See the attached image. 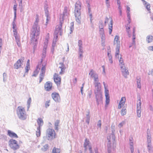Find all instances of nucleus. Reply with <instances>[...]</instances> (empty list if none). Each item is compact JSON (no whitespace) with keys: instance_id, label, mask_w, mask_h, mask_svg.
Here are the masks:
<instances>
[{"instance_id":"1","label":"nucleus","mask_w":153,"mask_h":153,"mask_svg":"<svg viewBox=\"0 0 153 153\" xmlns=\"http://www.w3.org/2000/svg\"><path fill=\"white\" fill-rule=\"evenodd\" d=\"M39 22V18L38 16L36 19L34 25L32 30L31 34V42L30 44L33 46L35 50L38 44V41L39 39L40 33V29L39 27L38 26V24Z\"/></svg>"},{"instance_id":"2","label":"nucleus","mask_w":153,"mask_h":153,"mask_svg":"<svg viewBox=\"0 0 153 153\" xmlns=\"http://www.w3.org/2000/svg\"><path fill=\"white\" fill-rule=\"evenodd\" d=\"M42 61L39 62L36 66V68L33 71L32 76H36L38 74L41 67V72L39 76V83H40L44 79L46 70V65L42 64Z\"/></svg>"},{"instance_id":"3","label":"nucleus","mask_w":153,"mask_h":153,"mask_svg":"<svg viewBox=\"0 0 153 153\" xmlns=\"http://www.w3.org/2000/svg\"><path fill=\"white\" fill-rule=\"evenodd\" d=\"M81 3L80 1H78L75 4L74 9V15L76 17V20L78 23H80L81 18L80 10L81 9Z\"/></svg>"},{"instance_id":"4","label":"nucleus","mask_w":153,"mask_h":153,"mask_svg":"<svg viewBox=\"0 0 153 153\" xmlns=\"http://www.w3.org/2000/svg\"><path fill=\"white\" fill-rule=\"evenodd\" d=\"M17 114L19 117L22 120H25L27 117L25 108L19 106L17 109Z\"/></svg>"},{"instance_id":"5","label":"nucleus","mask_w":153,"mask_h":153,"mask_svg":"<svg viewBox=\"0 0 153 153\" xmlns=\"http://www.w3.org/2000/svg\"><path fill=\"white\" fill-rule=\"evenodd\" d=\"M63 16H62V20H60L59 24L56 25L55 30V36L56 38L57 39L58 38V34L59 33V34L61 36L62 35V24L63 23Z\"/></svg>"},{"instance_id":"6","label":"nucleus","mask_w":153,"mask_h":153,"mask_svg":"<svg viewBox=\"0 0 153 153\" xmlns=\"http://www.w3.org/2000/svg\"><path fill=\"white\" fill-rule=\"evenodd\" d=\"M8 144L10 147L13 150H16L19 149L20 147L17 141L13 139H10L9 140Z\"/></svg>"},{"instance_id":"7","label":"nucleus","mask_w":153,"mask_h":153,"mask_svg":"<svg viewBox=\"0 0 153 153\" xmlns=\"http://www.w3.org/2000/svg\"><path fill=\"white\" fill-rule=\"evenodd\" d=\"M46 136L48 139H53L56 137V134L55 131L50 128L47 129L46 133Z\"/></svg>"},{"instance_id":"8","label":"nucleus","mask_w":153,"mask_h":153,"mask_svg":"<svg viewBox=\"0 0 153 153\" xmlns=\"http://www.w3.org/2000/svg\"><path fill=\"white\" fill-rule=\"evenodd\" d=\"M83 147L85 148V151H87L88 149L90 151V153H93L92 151L91 146L90 144V141L87 138H86L85 139Z\"/></svg>"},{"instance_id":"9","label":"nucleus","mask_w":153,"mask_h":153,"mask_svg":"<svg viewBox=\"0 0 153 153\" xmlns=\"http://www.w3.org/2000/svg\"><path fill=\"white\" fill-rule=\"evenodd\" d=\"M109 21L110 22V24L109 25L108 29L109 33L111 34V33L113 29V20L112 18L110 17L109 18L106 17L104 22L105 25H106V23H108Z\"/></svg>"},{"instance_id":"10","label":"nucleus","mask_w":153,"mask_h":153,"mask_svg":"<svg viewBox=\"0 0 153 153\" xmlns=\"http://www.w3.org/2000/svg\"><path fill=\"white\" fill-rule=\"evenodd\" d=\"M53 79L56 85L57 86H59L61 84V77L58 74L55 73L54 74Z\"/></svg>"},{"instance_id":"11","label":"nucleus","mask_w":153,"mask_h":153,"mask_svg":"<svg viewBox=\"0 0 153 153\" xmlns=\"http://www.w3.org/2000/svg\"><path fill=\"white\" fill-rule=\"evenodd\" d=\"M24 60V57H22L20 59H18L14 65V68L18 69L20 68L21 66L22 63L23 62Z\"/></svg>"},{"instance_id":"12","label":"nucleus","mask_w":153,"mask_h":153,"mask_svg":"<svg viewBox=\"0 0 153 153\" xmlns=\"http://www.w3.org/2000/svg\"><path fill=\"white\" fill-rule=\"evenodd\" d=\"M52 87V83L50 81L47 82L45 84V90L47 91L51 90Z\"/></svg>"},{"instance_id":"13","label":"nucleus","mask_w":153,"mask_h":153,"mask_svg":"<svg viewBox=\"0 0 153 153\" xmlns=\"http://www.w3.org/2000/svg\"><path fill=\"white\" fill-rule=\"evenodd\" d=\"M126 101V98L125 97H122L120 102L118 105V108L120 109L124 105Z\"/></svg>"},{"instance_id":"14","label":"nucleus","mask_w":153,"mask_h":153,"mask_svg":"<svg viewBox=\"0 0 153 153\" xmlns=\"http://www.w3.org/2000/svg\"><path fill=\"white\" fill-rule=\"evenodd\" d=\"M94 78V84L95 85V86L98 87L100 84V83L98 82L99 79L98 76L97 74H94V76L92 77Z\"/></svg>"},{"instance_id":"15","label":"nucleus","mask_w":153,"mask_h":153,"mask_svg":"<svg viewBox=\"0 0 153 153\" xmlns=\"http://www.w3.org/2000/svg\"><path fill=\"white\" fill-rule=\"evenodd\" d=\"M51 96L53 100L56 102H58L60 100V97L59 94L56 93H53Z\"/></svg>"},{"instance_id":"16","label":"nucleus","mask_w":153,"mask_h":153,"mask_svg":"<svg viewBox=\"0 0 153 153\" xmlns=\"http://www.w3.org/2000/svg\"><path fill=\"white\" fill-rule=\"evenodd\" d=\"M121 70L123 75L125 76H126L129 74L128 70L127 68H126L124 65L121 66Z\"/></svg>"},{"instance_id":"17","label":"nucleus","mask_w":153,"mask_h":153,"mask_svg":"<svg viewBox=\"0 0 153 153\" xmlns=\"http://www.w3.org/2000/svg\"><path fill=\"white\" fill-rule=\"evenodd\" d=\"M59 64L60 65V66H59V68H60L61 71H60L59 74H62L65 72L66 68L63 63H60Z\"/></svg>"},{"instance_id":"18","label":"nucleus","mask_w":153,"mask_h":153,"mask_svg":"<svg viewBox=\"0 0 153 153\" xmlns=\"http://www.w3.org/2000/svg\"><path fill=\"white\" fill-rule=\"evenodd\" d=\"M7 134L10 137L15 138L18 137V136L16 133L10 130L7 131Z\"/></svg>"},{"instance_id":"19","label":"nucleus","mask_w":153,"mask_h":153,"mask_svg":"<svg viewBox=\"0 0 153 153\" xmlns=\"http://www.w3.org/2000/svg\"><path fill=\"white\" fill-rule=\"evenodd\" d=\"M102 94L101 93H99V94L96 95V101L97 102L98 105L99 104L100 102L102 101Z\"/></svg>"},{"instance_id":"20","label":"nucleus","mask_w":153,"mask_h":153,"mask_svg":"<svg viewBox=\"0 0 153 153\" xmlns=\"http://www.w3.org/2000/svg\"><path fill=\"white\" fill-rule=\"evenodd\" d=\"M37 121L39 125V127H38L40 128L41 126H42L43 124V121L42 119L41 118H39L37 119Z\"/></svg>"},{"instance_id":"21","label":"nucleus","mask_w":153,"mask_h":153,"mask_svg":"<svg viewBox=\"0 0 153 153\" xmlns=\"http://www.w3.org/2000/svg\"><path fill=\"white\" fill-rule=\"evenodd\" d=\"M120 43L119 37L118 36H116L114 39V44L118 45Z\"/></svg>"},{"instance_id":"22","label":"nucleus","mask_w":153,"mask_h":153,"mask_svg":"<svg viewBox=\"0 0 153 153\" xmlns=\"http://www.w3.org/2000/svg\"><path fill=\"white\" fill-rule=\"evenodd\" d=\"M141 1H143L144 4L146 5V8L147 9V10L149 11V12H150V4H147V2L144 0H141Z\"/></svg>"},{"instance_id":"23","label":"nucleus","mask_w":153,"mask_h":153,"mask_svg":"<svg viewBox=\"0 0 153 153\" xmlns=\"http://www.w3.org/2000/svg\"><path fill=\"white\" fill-rule=\"evenodd\" d=\"M103 83L104 85L105 88V96H109V91L108 89L107 88V86H105V83L104 82H103Z\"/></svg>"},{"instance_id":"24","label":"nucleus","mask_w":153,"mask_h":153,"mask_svg":"<svg viewBox=\"0 0 153 153\" xmlns=\"http://www.w3.org/2000/svg\"><path fill=\"white\" fill-rule=\"evenodd\" d=\"M135 28L134 27L133 28V33L132 40H133V44L134 45H135Z\"/></svg>"},{"instance_id":"25","label":"nucleus","mask_w":153,"mask_h":153,"mask_svg":"<svg viewBox=\"0 0 153 153\" xmlns=\"http://www.w3.org/2000/svg\"><path fill=\"white\" fill-rule=\"evenodd\" d=\"M141 102L140 100V98L139 97V98L138 100L137 101V109H141Z\"/></svg>"},{"instance_id":"26","label":"nucleus","mask_w":153,"mask_h":153,"mask_svg":"<svg viewBox=\"0 0 153 153\" xmlns=\"http://www.w3.org/2000/svg\"><path fill=\"white\" fill-rule=\"evenodd\" d=\"M60 152V150L59 149L56 148L54 147L52 149V153H59Z\"/></svg>"},{"instance_id":"27","label":"nucleus","mask_w":153,"mask_h":153,"mask_svg":"<svg viewBox=\"0 0 153 153\" xmlns=\"http://www.w3.org/2000/svg\"><path fill=\"white\" fill-rule=\"evenodd\" d=\"M147 147L148 148L149 151H150L152 149V146L151 144V140H149V141H147Z\"/></svg>"},{"instance_id":"28","label":"nucleus","mask_w":153,"mask_h":153,"mask_svg":"<svg viewBox=\"0 0 153 153\" xmlns=\"http://www.w3.org/2000/svg\"><path fill=\"white\" fill-rule=\"evenodd\" d=\"M100 33L102 35V39H103L104 38V29L102 28L100 29L99 30Z\"/></svg>"},{"instance_id":"29","label":"nucleus","mask_w":153,"mask_h":153,"mask_svg":"<svg viewBox=\"0 0 153 153\" xmlns=\"http://www.w3.org/2000/svg\"><path fill=\"white\" fill-rule=\"evenodd\" d=\"M59 123V120H57L55 123V129L56 130L58 131V126Z\"/></svg>"},{"instance_id":"30","label":"nucleus","mask_w":153,"mask_h":153,"mask_svg":"<svg viewBox=\"0 0 153 153\" xmlns=\"http://www.w3.org/2000/svg\"><path fill=\"white\" fill-rule=\"evenodd\" d=\"M36 134L37 137H39L41 134L40 128L38 127L36 131Z\"/></svg>"},{"instance_id":"31","label":"nucleus","mask_w":153,"mask_h":153,"mask_svg":"<svg viewBox=\"0 0 153 153\" xmlns=\"http://www.w3.org/2000/svg\"><path fill=\"white\" fill-rule=\"evenodd\" d=\"M137 87L139 88H141V85L140 84V77H137Z\"/></svg>"},{"instance_id":"32","label":"nucleus","mask_w":153,"mask_h":153,"mask_svg":"<svg viewBox=\"0 0 153 153\" xmlns=\"http://www.w3.org/2000/svg\"><path fill=\"white\" fill-rule=\"evenodd\" d=\"M146 40L148 43L151 42L153 40V37L151 36H148L147 37Z\"/></svg>"},{"instance_id":"33","label":"nucleus","mask_w":153,"mask_h":153,"mask_svg":"<svg viewBox=\"0 0 153 153\" xmlns=\"http://www.w3.org/2000/svg\"><path fill=\"white\" fill-rule=\"evenodd\" d=\"M48 148V144H45L44 146L41 148V149L43 151H46Z\"/></svg>"},{"instance_id":"34","label":"nucleus","mask_w":153,"mask_h":153,"mask_svg":"<svg viewBox=\"0 0 153 153\" xmlns=\"http://www.w3.org/2000/svg\"><path fill=\"white\" fill-rule=\"evenodd\" d=\"M116 52L115 54V57L116 58H117L118 59L119 58V48H117L116 49Z\"/></svg>"},{"instance_id":"35","label":"nucleus","mask_w":153,"mask_h":153,"mask_svg":"<svg viewBox=\"0 0 153 153\" xmlns=\"http://www.w3.org/2000/svg\"><path fill=\"white\" fill-rule=\"evenodd\" d=\"M13 34L14 36L15 37V39L16 40H17V39L18 38V37H19L17 35V30L16 29H14L13 30Z\"/></svg>"},{"instance_id":"36","label":"nucleus","mask_w":153,"mask_h":153,"mask_svg":"<svg viewBox=\"0 0 153 153\" xmlns=\"http://www.w3.org/2000/svg\"><path fill=\"white\" fill-rule=\"evenodd\" d=\"M105 102L106 105H108L110 102V97L109 96H105Z\"/></svg>"},{"instance_id":"37","label":"nucleus","mask_w":153,"mask_h":153,"mask_svg":"<svg viewBox=\"0 0 153 153\" xmlns=\"http://www.w3.org/2000/svg\"><path fill=\"white\" fill-rule=\"evenodd\" d=\"M97 74L95 73L93 69H91L90 71V73H89V75H91V76L92 77L93 76H94V74Z\"/></svg>"},{"instance_id":"38","label":"nucleus","mask_w":153,"mask_h":153,"mask_svg":"<svg viewBox=\"0 0 153 153\" xmlns=\"http://www.w3.org/2000/svg\"><path fill=\"white\" fill-rule=\"evenodd\" d=\"M78 43L79 48L81 50V48H82V41L81 40H79Z\"/></svg>"},{"instance_id":"39","label":"nucleus","mask_w":153,"mask_h":153,"mask_svg":"<svg viewBox=\"0 0 153 153\" xmlns=\"http://www.w3.org/2000/svg\"><path fill=\"white\" fill-rule=\"evenodd\" d=\"M126 31L127 32L128 35L129 36V37H130V33H129V31L128 30L130 29V26L128 25H127V26H126Z\"/></svg>"},{"instance_id":"40","label":"nucleus","mask_w":153,"mask_h":153,"mask_svg":"<svg viewBox=\"0 0 153 153\" xmlns=\"http://www.w3.org/2000/svg\"><path fill=\"white\" fill-rule=\"evenodd\" d=\"M45 13L46 14V16L47 17V22H46V23H48V21H49V19H48V11L47 9H45Z\"/></svg>"},{"instance_id":"41","label":"nucleus","mask_w":153,"mask_h":153,"mask_svg":"<svg viewBox=\"0 0 153 153\" xmlns=\"http://www.w3.org/2000/svg\"><path fill=\"white\" fill-rule=\"evenodd\" d=\"M14 1V2L15 3V4H14L13 6V9L14 10V14H16V10H17V4L16 3V1Z\"/></svg>"},{"instance_id":"42","label":"nucleus","mask_w":153,"mask_h":153,"mask_svg":"<svg viewBox=\"0 0 153 153\" xmlns=\"http://www.w3.org/2000/svg\"><path fill=\"white\" fill-rule=\"evenodd\" d=\"M141 109H137V116L138 117H140L141 116Z\"/></svg>"},{"instance_id":"43","label":"nucleus","mask_w":153,"mask_h":153,"mask_svg":"<svg viewBox=\"0 0 153 153\" xmlns=\"http://www.w3.org/2000/svg\"><path fill=\"white\" fill-rule=\"evenodd\" d=\"M108 57L109 58V62L110 63H113V60L112 59V57L111 56V55H109V53H108Z\"/></svg>"},{"instance_id":"44","label":"nucleus","mask_w":153,"mask_h":153,"mask_svg":"<svg viewBox=\"0 0 153 153\" xmlns=\"http://www.w3.org/2000/svg\"><path fill=\"white\" fill-rule=\"evenodd\" d=\"M30 69V65H27L26 66L25 68V72L26 73H28Z\"/></svg>"},{"instance_id":"45","label":"nucleus","mask_w":153,"mask_h":153,"mask_svg":"<svg viewBox=\"0 0 153 153\" xmlns=\"http://www.w3.org/2000/svg\"><path fill=\"white\" fill-rule=\"evenodd\" d=\"M126 110L123 108L122 109L121 111V115L123 116L126 114Z\"/></svg>"},{"instance_id":"46","label":"nucleus","mask_w":153,"mask_h":153,"mask_svg":"<svg viewBox=\"0 0 153 153\" xmlns=\"http://www.w3.org/2000/svg\"><path fill=\"white\" fill-rule=\"evenodd\" d=\"M49 36L50 35L49 33H47V34L46 36L45 41H46L47 43L48 42L49 39Z\"/></svg>"},{"instance_id":"47","label":"nucleus","mask_w":153,"mask_h":153,"mask_svg":"<svg viewBox=\"0 0 153 153\" xmlns=\"http://www.w3.org/2000/svg\"><path fill=\"white\" fill-rule=\"evenodd\" d=\"M16 41L17 43V45L19 46H21V44L20 42V38L19 37H18V38L17 39V40H16Z\"/></svg>"},{"instance_id":"48","label":"nucleus","mask_w":153,"mask_h":153,"mask_svg":"<svg viewBox=\"0 0 153 153\" xmlns=\"http://www.w3.org/2000/svg\"><path fill=\"white\" fill-rule=\"evenodd\" d=\"M119 62L120 63V64L121 65V66H123L124 65V64L123 63V59L121 57H120V59L119 60Z\"/></svg>"},{"instance_id":"49","label":"nucleus","mask_w":153,"mask_h":153,"mask_svg":"<svg viewBox=\"0 0 153 153\" xmlns=\"http://www.w3.org/2000/svg\"><path fill=\"white\" fill-rule=\"evenodd\" d=\"M127 17H128V19L129 23H130L131 17H130V13L129 12H128L127 13Z\"/></svg>"},{"instance_id":"50","label":"nucleus","mask_w":153,"mask_h":153,"mask_svg":"<svg viewBox=\"0 0 153 153\" xmlns=\"http://www.w3.org/2000/svg\"><path fill=\"white\" fill-rule=\"evenodd\" d=\"M68 8L67 7H65L64 11V12H63V13L64 14H65L67 13L68 12Z\"/></svg>"},{"instance_id":"51","label":"nucleus","mask_w":153,"mask_h":153,"mask_svg":"<svg viewBox=\"0 0 153 153\" xmlns=\"http://www.w3.org/2000/svg\"><path fill=\"white\" fill-rule=\"evenodd\" d=\"M50 101H47L46 102L45 104V106L47 108V107H48L50 105Z\"/></svg>"},{"instance_id":"52","label":"nucleus","mask_w":153,"mask_h":153,"mask_svg":"<svg viewBox=\"0 0 153 153\" xmlns=\"http://www.w3.org/2000/svg\"><path fill=\"white\" fill-rule=\"evenodd\" d=\"M125 122L124 121H123L121 123H120L119 125L118 126L120 128L122 127L123 125L125 124Z\"/></svg>"},{"instance_id":"53","label":"nucleus","mask_w":153,"mask_h":153,"mask_svg":"<svg viewBox=\"0 0 153 153\" xmlns=\"http://www.w3.org/2000/svg\"><path fill=\"white\" fill-rule=\"evenodd\" d=\"M133 139L132 138L131 139H130V145L131 146H133Z\"/></svg>"},{"instance_id":"54","label":"nucleus","mask_w":153,"mask_h":153,"mask_svg":"<svg viewBox=\"0 0 153 153\" xmlns=\"http://www.w3.org/2000/svg\"><path fill=\"white\" fill-rule=\"evenodd\" d=\"M148 49L149 51H153V46L149 47Z\"/></svg>"},{"instance_id":"55","label":"nucleus","mask_w":153,"mask_h":153,"mask_svg":"<svg viewBox=\"0 0 153 153\" xmlns=\"http://www.w3.org/2000/svg\"><path fill=\"white\" fill-rule=\"evenodd\" d=\"M99 27L100 29H101V28H102L103 29L104 27L103 26V24L102 23H100Z\"/></svg>"},{"instance_id":"56","label":"nucleus","mask_w":153,"mask_h":153,"mask_svg":"<svg viewBox=\"0 0 153 153\" xmlns=\"http://www.w3.org/2000/svg\"><path fill=\"white\" fill-rule=\"evenodd\" d=\"M101 121L100 120H99L98 121L97 126H99V127L100 128L101 126Z\"/></svg>"},{"instance_id":"57","label":"nucleus","mask_w":153,"mask_h":153,"mask_svg":"<svg viewBox=\"0 0 153 153\" xmlns=\"http://www.w3.org/2000/svg\"><path fill=\"white\" fill-rule=\"evenodd\" d=\"M12 25H13V28L14 29H15V28L16 27V25H15V22H13L12 23Z\"/></svg>"},{"instance_id":"58","label":"nucleus","mask_w":153,"mask_h":153,"mask_svg":"<svg viewBox=\"0 0 153 153\" xmlns=\"http://www.w3.org/2000/svg\"><path fill=\"white\" fill-rule=\"evenodd\" d=\"M130 150L131 152V153H133L134 152V149L133 147V146H131V147L130 148Z\"/></svg>"},{"instance_id":"59","label":"nucleus","mask_w":153,"mask_h":153,"mask_svg":"<svg viewBox=\"0 0 153 153\" xmlns=\"http://www.w3.org/2000/svg\"><path fill=\"white\" fill-rule=\"evenodd\" d=\"M147 141H149V140H151V137L150 135H147Z\"/></svg>"},{"instance_id":"60","label":"nucleus","mask_w":153,"mask_h":153,"mask_svg":"<svg viewBox=\"0 0 153 153\" xmlns=\"http://www.w3.org/2000/svg\"><path fill=\"white\" fill-rule=\"evenodd\" d=\"M47 45H45V46H44V52L45 54L46 53V50L47 48Z\"/></svg>"},{"instance_id":"61","label":"nucleus","mask_w":153,"mask_h":153,"mask_svg":"<svg viewBox=\"0 0 153 153\" xmlns=\"http://www.w3.org/2000/svg\"><path fill=\"white\" fill-rule=\"evenodd\" d=\"M84 83H83L82 85V86L81 88V91L82 94L83 89L84 87Z\"/></svg>"},{"instance_id":"62","label":"nucleus","mask_w":153,"mask_h":153,"mask_svg":"<svg viewBox=\"0 0 153 153\" xmlns=\"http://www.w3.org/2000/svg\"><path fill=\"white\" fill-rule=\"evenodd\" d=\"M31 102V98L30 97L27 101V103H28L29 104H30V103Z\"/></svg>"},{"instance_id":"63","label":"nucleus","mask_w":153,"mask_h":153,"mask_svg":"<svg viewBox=\"0 0 153 153\" xmlns=\"http://www.w3.org/2000/svg\"><path fill=\"white\" fill-rule=\"evenodd\" d=\"M102 67L103 68V71L104 72V74H105V69L104 66H102Z\"/></svg>"},{"instance_id":"64","label":"nucleus","mask_w":153,"mask_h":153,"mask_svg":"<svg viewBox=\"0 0 153 153\" xmlns=\"http://www.w3.org/2000/svg\"><path fill=\"white\" fill-rule=\"evenodd\" d=\"M127 10L128 11V12H129L130 11V8L128 6H127Z\"/></svg>"}]
</instances>
